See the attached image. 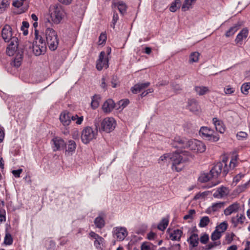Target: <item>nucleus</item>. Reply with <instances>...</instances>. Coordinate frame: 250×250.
Segmentation results:
<instances>
[{"label": "nucleus", "mask_w": 250, "mask_h": 250, "mask_svg": "<svg viewBox=\"0 0 250 250\" xmlns=\"http://www.w3.org/2000/svg\"><path fill=\"white\" fill-rule=\"evenodd\" d=\"M46 41L39 35L37 29L35 30V41L33 43V51L36 56L44 54L46 50V43L49 49L55 50L59 44L57 33L52 28H47L45 30Z\"/></svg>", "instance_id": "f257e3e1"}, {"label": "nucleus", "mask_w": 250, "mask_h": 250, "mask_svg": "<svg viewBox=\"0 0 250 250\" xmlns=\"http://www.w3.org/2000/svg\"><path fill=\"white\" fill-rule=\"evenodd\" d=\"M236 158H232L229 162L228 166L227 164V158H223L222 162L217 163L210 170L209 173H203L198 178V181L205 183L208 181L211 178H217L221 173L225 176L229 169H233L236 166Z\"/></svg>", "instance_id": "f03ea898"}, {"label": "nucleus", "mask_w": 250, "mask_h": 250, "mask_svg": "<svg viewBox=\"0 0 250 250\" xmlns=\"http://www.w3.org/2000/svg\"><path fill=\"white\" fill-rule=\"evenodd\" d=\"M183 152L177 151L172 153H165L160 157L158 163L161 164L162 162L167 163L171 162L172 170L179 172L183 169L182 164L188 161L187 158L183 157Z\"/></svg>", "instance_id": "7ed1b4c3"}, {"label": "nucleus", "mask_w": 250, "mask_h": 250, "mask_svg": "<svg viewBox=\"0 0 250 250\" xmlns=\"http://www.w3.org/2000/svg\"><path fill=\"white\" fill-rule=\"evenodd\" d=\"M49 12L52 21L56 24L60 23L65 15L63 6L59 3L51 5Z\"/></svg>", "instance_id": "20e7f679"}, {"label": "nucleus", "mask_w": 250, "mask_h": 250, "mask_svg": "<svg viewBox=\"0 0 250 250\" xmlns=\"http://www.w3.org/2000/svg\"><path fill=\"white\" fill-rule=\"evenodd\" d=\"M95 126L96 127L95 130L89 126L85 127L83 130L81 134V139L83 143L87 144L96 138L99 124L95 122Z\"/></svg>", "instance_id": "39448f33"}, {"label": "nucleus", "mask_w": 250, "mask_h": 250, "mask_svg": "<svg viewBox=\"0 0 250 250\" xmlns=\"http://www.w3.org/2000/svg\"><path fill=\"white\" fill-rule=\"evenodd\" d=\"M199 133L202 137L210 142H215L219 139V136L217 133H215L213 129L206 126L201 127Z\"/></svg>", "instance_id": "423d86ee"}, {"label": "nucleus", "mask_w": 250, "mask_h": 250, "mask_svg": "<svg viewBox=\"0 0 250 250\" xmlns=\"http://www.w3.org/2000/svg\"><path fill=\"white\" fill-rule=\"evenodd\" d=\"M101 126L98 127L99 131L109 133L113 131L116 125V122L113 118H105L101 123Z\"/></svg>", "instance_id": "0eeeda50"}, {"label": "nucleus", "mask_w": 250, "mask_h": 250, "mask_svg": "<svg viewBox=\"0 0 250 250\" xmlns=\"http://www.w3.org/2000/svg\"><path fill=\"white\" fill-rule=\"evenodd\" d=\"M194 152L202 153L206 149V145L202 142L196 139L188 140V147Z\"/></svg>", "instance_id": "6e6552de"}, {"label": "nucleus", "mask_w": 250, "mask_h": 250, "mask_svg": "<svg viewBox=\"0 0 250 250\" xmlns=\"http://www.w3.org/2000/svg\"><path fill=\"white\" fill-rule=\"evenodd\" d=\"M89 236L90 239L93 240L94 246L97 250L102 249L104 243V238L92 231L89 232Z\"/></svg>", "instance_id": "1a4fd4ad"}, {"label": "nucleus", "mask_w": 250, "mask_h": 250, "mask_svg": "<svg viewBox=\"0 0 250 250\" xmlns=\"http://www.w3.org/2000/svg\"><path fill=\"white\" fill-rule=\"evenodd\" d=\"M188 140L179 136H175L172 140L171 145L173 147L187 148Z\"/></svg>", "instance_id": "9d476101"}, {"label": "nucleus", "mask_w": 250, "mask_h": 250, "mask_svg": "<svg viewBox=\"0 0 250 250\" xmlns=\"http://www.w3.org/2000/svg\"><path fill=\"white\" fill-rule=\"evenodd\" d=\"M104 67L105 68L108 67V56L105 57V52L102 51L99 56V59L96 64V68L98 70H101Z\"/></svg>", "instance_id": "9b49d317"}, {"label": "nucleus", "mask_w": 250, "mask_h": 250, "mask_svg": "<svg viewBox=\"0 0 250 250\" xmlns=\"http://www.w3.org/2000/svg\"><path fill=\"white\" fill-rule=\"evenodd\" d=\"M126 229L124 227H115L113 229V234L119 241H123L127 235Z\"/></svg>", "instance_id": "f8f14e48"}, {"label": "nucleus", "mask_w": 250, "mask_h": 250, "mask_svg": "<svg viewBox=\"0 0 250 250\" xmlns=\"http://www.w3.org/2000/svg\"><path fill=\"white\" fill-rule=\"evenodd\" d=\"M52 141L53 142V149L54 151L63 149L64 146H66L64 140L60 137H55Z\"/></svg>", "instance_id": "ddd939ff"}, {"label": "nucleus", "mask_w": 250, "mask_h": 250, "mask_svg": "<svg viewBox=\"0 0 250 250\" xmlns=\"http://www.w3.org/2000/svg\"><path fill=\"white\" fill-rule=\"evenodd\" d=\"M10 42L7 47L6 52L9 56H12L14 52L18 48V38L16 37H12L10 40Z\"/></svg>", "instance_id": "4468645a"}, {"label": "nucleus", "mask_w": 250, "mask_h": 250, "mask_svg": "<svg viewBox=\"0 0 250 250\" xmlns=\"http://www.w3.org/2000/svg\"><path fill=\"white\" fill-rule=\"evenodd\" d=\"M1 35L5 42L10 41L12 36V29L10 25H5L2 29Z\"/></svg>", "instance_id": "2eb2a0df"}, {"label": "nucleus", "mask_w": 250, "mask_h": 250, "mask_svg": "<svg viewBox=\"0 0 250 250\" xmlns=\"http://www.w3.org/2000/svg\"><path fill=\"white\" fill-rule=\"evenodd\" d=\"M71 113L67 111H63L60 115V120L64 126H67L71 123Z\"/></svg>", "instance_id": "dca6fc26"}, {"label": "nucleus", "mask_w": 250, "mask_h": 250, "mask_svg": "<svg viewBox=\"0 0 250 250\" xmlns=\"http://www.w3.org/2000/svg\"><path fill=\"white\" fill-rule=\"evenodd\" d=\"M246 219V217L243 214H237L231 218V222L234 228H236L239 224H243Z\"/></svg>", "instance_id": "f3484780"}, {"label": "nucleus", "mask_w": 250, "mask_h": 250, "mask_svg": "<svg viewBox=\"0 0 250 250\" xmlns=\"http://www.w3.org/2000/svg\"><path fill=\"white\" fill-rule=\"evenodd\" d=\"M240 208V205L237 202H235L229 205L224 210V214L226 216H229L232 213L238 212Z\"/></svg>", "instance_id": "a211bd4d"}, {"label": "nucleus", "mask_w": 250, "mask_h": 250, "mask_svg": "<svg viewBox=\"0 0 250 250\" xmlns=\"http://www.w3.org/2000/svg\"><path fill=\"white\" fill-rule=\"evenodd\" d=\"M212 123L215 127L216 131L220 133H223L225 132L226 127L222 121L219 120L217 118H213L212 119Z\"/></svg>", "instance_id": "6ab92c4d"}, {"label": "nucleus", "mask_w": 250, "mask_h": 250, "mask_svg": "<svg viewBox=\"0 0 250 250\" xmlns=\"http://www.w3.org/2000/svg\"><path fill=\"white\" fill-rule=\"evenodd\" d=\"M115 107V103L112 99H108L103 105V109L104 112H110Z\"/></svg>", "instance_id": "aec40b11"}, {"label": "nucleus", "mask_w": 250, "mask_h": 250, "mask_svg": "<svg viewBox=\"0 0 250 250\" xmlns=\"http://www.w3.org/2000/svg\"><path fill=\"white\" fill-rule=\"evenodd\" d=\"M149 84L150 83L149 82L137 83L131 88V91L133 93L136 94L147 87Z\"/></svg>", "instance_id": "412c9836"}, {"label": "nucleus", "mask_w": 250, "mask_h": 250, "mask_svg": "<svg viewBox=\"0 0 250 250\" xmlns=\"http://www.w3.org/2000/svg\"><path fill=\"white\" fill-rule=\"evenodd\" d=\"M182 234L183 231L181 230L175 229L169 233V239L172 241H180Z\"/></svg>", "instance_id": "4be33fe9"}, {"label": "nucleus", "mask_w": 250, "mask_h": 250, "mask_svg": "<svg viewBox=\"0 0 250 250\" xmlns=\"http://www.w3.org/2000/svg\"><path fill=\"white\" fill-rule=\"evenodd\" d=\"M248 35V30L246 28L242 29L237 35L235 40L236 43H241V42L246 39Z\"/></svg>", "instance_id": "5701e85b"}, {"label": "nucleus", "mask_w": 250, "mask_h": 250, "mask_svg": "<svg viewBox=\"0 0 250 250\" xmlns=\"http://www.w3.org/2000/svg\"><path fill=\"white\" fill-rule=\"evenodd\" d=\"M65 147L66 152L70 153L75 151L76 148V144L74 141L69 140L67 144H66Z\"/></svg>", "instance_id": "b1692460"}, {"label": "nucleus", "mask_w": 250, "mask_h": 250, "mask_svg": "<svg viewBox=\"0 0 250 250\" xmlns=\"http://www.w3.org/2000/svg\"><path fill=\"white\" fill-rule=\"evenodd\" d=\"M188 241L192 247H197L198 244V235L196 233L192 234L188 239Z\"/></svg>", "instance_id": "393cba45"}, {"label": "nucleus", "mask_w": 250, "mask_h": 250, "mask_svg": "<svg viewBox=\"0 0 250 250\" xmlns=\"http://www.w3.org/2000/svg\"><path fill=\"white\" fill-rule=\"evenodd\" d=\"M115 6L117 7L120 13L122 15L125 14L126 11L127 6L125 2L120 1L115 4Z\"/></svg>", "instance_id": "a878e982"}, {"label": "nucleus", "mask_w": 250, "mask_h": 250, "mask_svg": "<svg viewBox=\"0 0 250 250\" xmlns=\"http://www.w3.org/2000/svg\"><path fill=\"white\" fill-rule=\"evenodd\" d=\"M181 6V1L180 0H175L172 2L169 8L170 12H175L177 10L180 8Z\"/></svg>", "instance_id": "bb28decb"}, {"label": "nucleus", "mask_w": 250, "mask_h": 250, "mask_svg": "<svg viewBox=\"0 0 250 250\" xmlns=\"http://www.w3.org/2000/svg\"><path fill=\"white\" fill-rule=\"evenodd\" d=\"M94 224L96 228L98 229H102L105 225V221L103 217L98 216L95 219Z\"/></svg>", "instance_id": "cd10ccee"}, {"label": "nucleus", "mask_w": 250, "mask_h": 250, "mask_svg": "<svg viewBox=\"0 0 250 250\" xmlns=\"http://www.w3.org/2000/svg\"><path fill=\"white\" fill-rule=\"evenodd\" d=\"M240 25L235 24L234 26L231 27L225 34L227 37H230L234 34V33L239 29Z\"/></svg>", "instance_id": "c85d7f7f"}, {"label": "nucleus", "mask_w": 250, "mask_h": 250, "mask_svg": "<svg viewBox=\"0 0 250 250\" xmlns=\"http://www.w3.org/2000/svg\"><path fill=\"white\" fill-rule=\"evenodd\" d=\"M197 0H185L182 6V10L186 11L189 9L190 7L195 3Z\"/></svg>", "instance_id": "c756f323"}, {"label": "nucleus", "mask_w": 250, "mask_h": 250, "mask_svg": "<svg viewBox=\"0 0 250 250\" xmlns=\"http://www.w3.org/2000/svg\"><path fill=\"white\" fill-rule=\"evenodd\" d=\"M109 81L108 77L106 76H103L101 79V83L100 84L101 88L104 91H105L107 89V83Z\"/></svg>", "instance_id": "7c9ffc66"}, {"label": "nucleus", "mask_w": 250, "mask_h": 250, "mask_svg": "<svg viewBox=\"0 0 250 250\" xmlns=\"http://www.w3.org/2000/svg\"><path fill=\"white\" fill-rule=\"evenodd\" d=\"M22 60V56L21 54L17 55L13 61L11 63L12 66H14L17 68L20 66Z\"/></svg>", "instance_id": "2f4dec72"}, {"label": "nucleus", "mask_w": 250, "mask_h": 250, "mask_svg": "<svg viewBox=\"0 0 250 250\" xmlns=\"http://www.w3.org/2000/svg\"><path fill=\"white\" fill-rule=\"evenodd\" d=\"M168 219L166 218H164L162 219L161 221L159 223L157 228L162 231L164 230L168 224Z\"/></svg>", "instance_id": "473e14b6"}, {"label": "nucleus", "mask_w": 250, "mask_h": 250, "mask_svg": "<svg viewBox=\"0 0 250 250\" xmlns=\"http://www.w3.org/2000/svg\"><path fill=\"white\" fill-rule=\"evenodd\" d=\"M225 204V202H220L212 204V206L208 208V209H211L213 212L217 211L220 208H223Z\"/></svg>", "instance_id": "72a5a7b5"}, {"label": "nucleus", "mask_w": 250, "mask_h": 250, "mask_svg": "<svg viewBox=\"0 0 250 250\" xmlns=\"http://www.w3.org/2000/svg\"><path fill=\"white\" fill-rule=\"evenodd\" d=\"M195 90L199 95H204L208 91V89L206 86H196Z\"/></svg>", "instance_id": "f704fd0d"}, {"label": "nucleus", "mask_w": 250, "mask_h": 250, "mask_svg": "<svg viewBox=\"0 0 250 250\" xmlns=\"http://www.w3.org/2000/svg\"><path fill=\"white\" fill-rule=\"evenodd\" d=\"M226 188H221L218 189V190L213 194V196L217 198H221L226 194L225 190Z\"/></svg>", "instance_id": "c9c22d12"}, {"label": "nucleus", "mask_w": 250, "mask_h": 250, "mask_svg": "<svg viewBox=\"0 0 250 250\" xmlns=\"http://www.w3.org/2000/svg\"><path fill=\"white\" fill-rule=\"evenodd\" d=\"M210 220L208 216H204L200 219L199 226L201 228L206 227L209 223Z\"/></svg>", "instance_id": "e433bc0d"}, {"label": "nucleus", "mask_w": 250, "mask_h": 250, "mask_svg": "<svg viewBox=\"0 0 250 250\" xmlns=\"http://www.w3.org/2000/svg\"><path fill=\"white\" fill-rule=\"evenodd\" d=\"M13 242V239L11 235L8 233L6 232L4 238V243L6 245H11L12 244Z\"/></svg>", "instance_id": "4c0bfd02"}, {"label": "nucleus", "mask_w": 250, "mask_h": 250, "mask_svg": "<svg viewBox=\"0 0 250 250\" xmlns=\"http://www.w3.org/2000/svg\"><path fill=\"white\" fill-rule=\"evenodd\" d=\"M228 228V224L226 222L221 223L220 225L216 227L215 229L219 231L221 233L224 232Z\"/></svg>", "instance_id": "58836bf2"}, {"label": "nucleus", "mask_w": 250, "mask_h": 250, "mask_svg": "<svg viewBox=\"0 0 250 250\" xmlns=\"http://www.w3.org/2000/svg\"><path fill=\"white\" fill-rule=\"evenodd\" d=\"M9 0H1L0 4V13H2L9 5Z\"/></svg>", "instance_id": "ea45409f"}, {"label": "nucleus", "mask_w": 250, "mask_h": 250, "mask_svg": "<svg viewBox=\"0 0 250 250\" xmlns=\"http://www.w3.org/2000/svg\"><path fill=\"white\" fill-rule=\"evenodd\" d=\"M250 89V83H243L241 87V90L242 93L247 95L249 93V90Z\"/></svg>", "instance_id": "a19ab883"}, {"label": "nucleus", "mask_w": 250, "mask_h": 250, "mask_svg": "<svg viewBox=\"0 0 250 250\" xmlns=\"http://www.w3.org/2000/svg\"><path fill=\"white\" fill-rule=\"evenodd\" d=\"M71 122L72 121H76V123L78 125H80L82 124V121H83V116L81 117H78L77 115H72L71 114Z\"/></svg>", "instance_id": "79ce46f5"}, {"label": "nucleus", "mask_w": 250, "mask_h": 250, "mask_svg": "<svg viewBox=\"0 0 250 250\" xmlns=\"http://www.w3.org/2000/svg\"><path fill=\"white\" fill-rule=\"evenodd\" d=\"M221 236L220 232L215 229L211 235V239L212 241H215L220 238Z\"/></svg>", "instance_id": "37998d69"}, {"label": "nucleus", "mask_w": 250, "mask_h": 250, "mask_svg": "<svg viewBox=\"0 0 250 250\" xmlns=\"http://www.w3.org/2000/svg\"><path fill=\"white\" fill-rule=\"evenodd\" d=\"M129 104V101L127 99L121 100L118 102V105H119V107L117 108V109L123 110L125 107H126Z\"/></svg>", "instance_id": "c03bdc74"}, {"label": "nucleus", "mask_w": 250, "mask_h": 250, "mask_svg": "<svg viewBox=\"0 0 250 250\" xmlns=\"http://www.w3.org/2000/svg\"><path fill=\"white\" fill-rule=\"evenodd\" d=\"M199 53L197 52H192L190 55V61L197 62L199 60Z\"/></svg>", "instance_id": "a18cd8bd"}, {"label": "nucleus", "mask_w": 250, "mask_h": 250, "mask_svg": "<svg viewBox=\"0 0 250 250\" xmlns=\"http://www.w3.org/2000/svg\"><path fill=\"white\" fill-rule=\"evenodd\" d=\"M118 20H119V17H118V14L116 12H114L112 24H111V26L113 28H115V24H116L117 21H118Z\"/></svg>", "instance_id": "49530a36"}, {"label": "nucleus", "mask_w": 250, "mask_h": 250, "mask_svg": "<svg viewBox=\"0 0 250 250\" xmlns=\"http://www.w3.org/2000/svg\"><path fill=\"white\" fill-rule=\"evenodd\" d=\"M106 40V35L105 33H102L99 38V44L105 43Z\"/></svg>", "instance_id": "de8ad7c7"}, {"label": "nucleus", "mask_w": 250, "mask_h": 250, "mask_svg": "<svg viewBox=\"0 0 250 250\" xmlns=\"http://www.w3.org/2000/svg\"><path fill=\"white\" fill-rule=\"evenodd\" d=\"M235 234L233 232H231V233H228L226 234L225 238L228 244H230L232 241L233 239V237H234Z\"/></svg>", "instance_id": "09e8293b"}, {"label": "nucleus", "mask_w": 250, "mask_h": 250, "mask_svg": "<svg viewBox=\"0 0 250 250\" xmlns=\"http://www.w3.org/2000/svg\"><path fill=\"white\" fill-rule=\"evenodd\" d=\"M235 89L231 87L230 85H228L224 88V92L226 94H231L234 92Z\"/></svg>", "instance_id": "8fccbe9b"}, {"label": "nucleus", "mask_w": 250, "mask_h": 250, "mask_svg": "<svg viewBox=\"0 0 250 250\" xmlns=\"http://www.w3.org/2000/svg\"><path fill=\"white\" fill-rule=\"evenodd\" d=\"M195 213V211L194 209H190L188 211V214L184 216V219L187 220L188 219H192V216Z\"/></svg>", "instance_id": "3c124183"}, {"label": "nucleus", "mask_w": 250, "mask_h": 250, "mask_svg": "<svg viewBox=\"0 0 250 250\" xmlns=\"http://www.w3.org/2000/svg\"><path fill=\"white\" fill-rule=\"evenodd\" d=\"M117 77L116 76H112L110 80V83L113 88H116L117 85Z\"/></svg>", "instance_id": "603ef678"}, {"label": "nucleus", "mask_w": 250, "mask_h": 250, "mask_svg": "<svg viewBox=\"0 0 250 250\" xmlns=\"http://www.w3.org/2000/svg\"><path fill=\"white\" fill-rule=\"evenodd\" d=\"M208 239H209L208 235L207 234H204L203 235H202L200 237V240L201 243H202V244H205L208 242Z\"/></svg>", "instance_id": "864d4df0"}, {"label": "nucleus", "mask_w": 250, "mask_h": 250, "mask_svg": "<svg viewBox=\"0 0 250 250\" xmlns=\"http://www.w3.org/2000/svg\"><path fill=\"white\" fill-rule=\"evenodd\" d=\"M247 137V134L245 132H239L237 134V137L238 140H243V139L246 138Z\"/></svg>", "instance_id": "5fc2aeb1"}, {"label": "nucleus", "mask_w": 250, "mask_h": 250, "mask_svg": "<svg viewBox=\"0 0 250 250\" xmlns=\"http://www.w3.org/2000/svg\"><path fill=\"white\" fill-rule=\"evenodd\" d=\"M172 89L176 92H178L182 90L181 86L176 83H172L171 84Z\"/></svg>", "instance_id": "6e6d98bb"}, {"label": "nucleus", "mask_w": 250, "mask_h": 250, "mask_svg": "<svg viewBox=\"0 0 250 250\" xmlns=\"http://www.w3.org/2000/svg\"><path fill=\"white\" fill-rule=\"evenodd\" d=\"M244 176V174L239 173L236 176H235L233 178V182L237 184L238 182H239V181L241 180V179Z\"/></svg>", "instance_id": "4d7b16f0"}, {"label": "nucleus", "mask_w": 250, "mask_h": 250, "mask_svg": "<svg viewBox=\"0 0 250 250\" xmlns=\"http://www.w3.org/2000/svg\"><path fill=\"white\" fill-rule=\"evenodd\" d=\"M22 171V170L21 169H19L18 170H13L12 173L15 177L18 178L20 177V174H21Z\"/></svg>", "instance_id": "13d9d810"}, {"label": "nucleus", "mask_w": 250, "mask_h": 250, "mask_svg": "<svg viewBox=\"0 0 250 250\" xmlns=\"http://www.w3.org/2000/svg\"><path fill=\"white\" fill-rule=\"evenodd\" d=\"M91 105L93 108L95 109L98 106L99 102L97 100L92 99Z\"/></svg>", "instance_id": "bf43d9fd"}, {"label": "nucleus", "mask_w": 250, "mask_h": 250, "mask_svg": "<svg viewBox=\"0 0 250 250\" xmlns=\"http://www.w3.org/2000/svg\"><path fill=\"white\" fill-rule=\"evenodd\" d=\"M141 250H151V248L148 245L143 243L141 246Z\"/></svg>", "instance_id": "052dcab7"}, {"label": "nucleus", "mask_w": 250, "mask_h": 250, "mask_svg": "<svg viewBox=\"0 0 250 250\" xmlns=\"http://www.w3.org/2000/svg\"><path fill=\"white\" fill-rule=\"evenodd\" d=\"M22 25L21 27V29L22 30H23L24 28L27 29L29 26V23L27 21H24L22 22Z\"/></svg>", "instance_id": "680f3d73"}, {"label": "nucleus", "mask_w": 250, "mask_h": 250, "mask_svg": "<svg viewBox=\"0 0 250 250\" xmlns=\"http://www.w3.org/2000/svg\"><path fill=\"white\" fill-rule=\"evenodd\" d=\"M156 236V234L154 232H150L147 235V238L149 240H153L154 239Z\"/></svg>", "instance_id": "e2e57ef3"}, {"label": "nucleus", "mask_w": 250, "mask_h": 250, "mask_svg": "<svg viewBox=\"0 0 250 250\" xmlns=\"http://www.w3.org/2000/svg\"><path fill=\"white\" fill-rule=\"evenodd\" d=\"M60 2L65 5H68L71 3L72 0H58Z\"/></svg>", "instance_id": "0e129e2a"}, {"label": "nucleus", "mask_w": 250, "mask_h": 250, "mask_svg": "<svg viewBox=\"0 0 250 250\" xmlns=\"http://www.w3.org/2000/svg\"><path fill=\"white\" fill-rule=\"evenodd\" d=\"M168 83V82L167 81L165 80V81H163L162 82H159L158 83L157 85L158 86H163V85H167Z\"/></svg>", "instance_id": "69168bd1"}, {"label": "nucleus", "mask_w": 250, "mask_h": 250, "mask_svg": "<svg viewBox=\"0 0 250 250\" xmlns=\"http://www.w3.org/2000/svg\"><path fill=\"white\" fill-rule=\"evenodd\" d=\"M4 137V131L1 129H0V143H1Z\"/></svg>", "instance_id": "338daca9"}, {"label": "nucleus", "mask_w": 250, "mask_h": 250, "mask_svg": "<svg viewBox=\"0 0 250 250\" xmlns=\"http://www.w3.org/2000/svg\"><path fill=\"white\" fill-rule=\"evenodd\" d=\"M237 246L234 245H232V246L229 247L228 248L227 250H237Z\"/></svg>", "instance_id": "774afa93"}]
</instances>
